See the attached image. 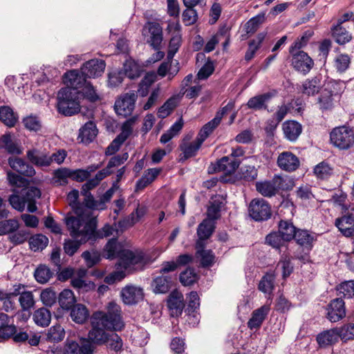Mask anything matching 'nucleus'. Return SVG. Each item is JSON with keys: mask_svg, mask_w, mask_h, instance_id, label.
Instances as JSON below:
<instances>
[{"mask_svg": "<svg viewBox=\"0 0 354 354\" xmlns=\"http://www.w3.org/2000/svg\"><path fill=\"white\" fill-rule=\"evenodd\" d=\"M91 329L88 337L95 344L102 345L109 339L105 330H121L124 324L120 306L114 301L108 304L107 311H95L91 316Z\"/></svg>", "mask_w": 354, "mask_h": 354, "instance_id": "1", "label": "nucleus"}, {"mask_svg": "<svg viewBox=\"0 0 354 354\" xmlns=\"http://www.w3.org/2000/svg\"><path fill=\"white\" fill-rule=\"evenodd\" d=\"M76 216L68 217L66 224L71 236L82 243H93L94 230L97 228V218L90 214L89 210L76 211Z\"/></svg>", "mask_w": 354, "mask_h": 354, "instance_id": "2", "label": "nucleus"}, {"mask_svg": "<svg viewBox=\"0 0 354 354\" xmlns=\"http://www.w3.org/2000/svg\"><path fill=\"white\" fill-rule=\"evenodd\" d=\"M80 93L71 86L61 88L57 93V111L65 116H71L80 111Z\"/></svg>", "mask_w": 354, "mask_h": 354, "instance_id": "3", "label": "nucleus"}, {"mask_svg": "<svg viewBox=\"0 0 354 354\" xmlns=\"http://www.w3.org/2000/svg\"><path fill=\"white\" fill-rule=\"evenodd\" d=\"M63 82L66 86L76 88V91L82 88L84 97L91 102H96L100 100L93 86L90 82H87L82 77L78 71L72 70L64 73Z\"/></svg>", "mask_w": 354, "mask_h": 354, "instance_id": "4", "label": "nucleus"}, {"mask_svg": "<svg viewBox=\"0 0 354 354\" xmlns=\"http://www.w3.org/2000/svg\"><path fill=\"white\" fill-rule=\"evenodd\" d=\"M142 35L146 43L154 50L160 49L163 41V32L162 27L158 22H146L142 29Z\"/></svg>", "mask_w": 354, "mask_h": 354, "instance_id": "5", "label": "nucleus"}, {"mask_svg": "<svg viewBox=\"0 0 354 354\" xmlns=\"http://www.w3.org/2000/svg\"><path fill=\"white\" fill-rule=\"evenodd\" d=\"M330 138L331 143L340 149H348L354 145V132L345 126L333 129Z\"/></svg>", "mask_w": 354, "mask_h": 354, "instance_id": "6", "label": "nucleus"}, {"mask_svg": "<svg viewBox=\"0 0 354 354\" xmlns=\"http://www.w3.org/2000/svg\"><path fill=\"white\" fill-rule=\"evenodd\" d=\"M250 217L256 221H263L271 216V207L269 203L263 198H254L248 207Z\"/></svg>", "mask_w": 354, "mask_h": 354, "instance_id": "7", "label": "nucleus"}, {"mask_svg": "<svg viewBox=\"0 0 354 354\" xmlns=\"http://www.w3.org/2000/svg\"><path fill=\"white\" fill-rule=\"evenodd\" d=\"M136 99L137 95L134 92L120 96L114 104L115 113L124 118L130 115L134 110Z\"/></svg>", "mask_w": 354, "mask_h": 354, "instance_id": "8", "label": "nucleus"}, {"mask_svg": "<svg viewBox=\"0 0 354 354\" xmlns=\"http://www.w3.org/2000/svg\"><path fill=\"white\" fill-rule=\"evenodd\" d=\"M291 64L297 72L306 75L314 66L313 59L304 51L290 53Z\"/></svg>", "mask_w": 354, "mask_h": 354, "instance_id": "9", "label": "nucleus"}, {"mask_svg": "<svg viewBox=\"0 0 354 354\" xmlns=\"http://www.w3.org/2000/svg\"><path fill=\"white\" fill-rule=\"evenodd\" d=\"M241 161L230 156H223L215 163H212L208 167V173L222 171L225 174L234 173L240 165Z\"/></svg>", "mask_w": 354, "mask_h": 354, "instance_id": "10", "label": "nucleus"}, {"mask_svg": "<svg viewBox=\"0 0 354 354\" xmlns=\"http://www.w3.org/2000/svg\"><path fill=\"white\" fill-rule=\"evenodd\" d=\"M118 265L124 269H131L142 263L143 255L141 252L130 250H122L119 253Z\"/></svg>", "mask_w": 354, "mask_h": 354, "instance_id": "11", "label": "nucleus"}, {"mask_svg": "<svg viewBox=\"0 0 354 354\" xmlns=\"http://www.w3.org/2000/svg\"><path fill=\"white\" fill-rule=\"evenodd\" d=\"M105 66V62L102 59H91L82 66L80 75L84 79L99 77L103 73Z\"/></svg>", "mask_w": 354, "mask_h": 354, "instance_id": "12", "label": "nucleus"}, {"mask_svg": "<svg viewBox=\"0 0 354 354\" xmlns=\"http://www.w3.org/2000/svg\"><path fill=\"white\" fill-rule=\"evenodd\" d=\"M193 79L192 74H189L185 77L181 83L179 96L185 95L188 99H194L199 95L202 90V86L199 84L196 79L194 80V85H191Z\"/></svg>", "mask_w": 354, "mask_h": 354, "instance_id": "13", "label": "nucleus"}, {"mask_svg": "<svg viewBox=\"0 0 354 354\" xmlns=\"http://www.w3.org/2000/svg\"><path fill=\"white\" fill-rule=\"evenodd\" d=\"M121 297L125 304H136L144 298L143 289L133 285L126 286L121 290Z\"/></svg>", "mask_w": 354, "mask_h": 354, "instance_id": "14", "label": "nucleus"}, {"mask_svg": "<svg viewBox=\"0 0 354 354\" xmlns=\"http://www.w3.org/2000/svg\"><path fill=\"white\" fill-rule=\"evenodd\" d=\"M277 94L276 90H272L262 94L254 95L249 99L247 106L252 110H266L268 102Z\"/></svg>", "mask_w": 354, "mask_h": 354, "instance_id": "15", "label": "nucleus"}, {"mask_svg": "<svg viewBox=\"0 0 354 354\" xmlns=\"http://www.w3.org/2000/svg\"><path fill=\"white\" fill-rule=\"evenodd\" d=\"M344 301L337 298L332 300L328 305L327 318L331 322H337L346 316Z\"/></svg>", "mask_w": 354, "mask_h": 354, "instance_id": "16", "label": "nucleus"}, {"mask_svg": "<svg viewBox=\"0 0 354 354\" xmlns=\"http://www.w3.org/2000/svg\"><path fill=\"white\" fill-rule=\"evenodd\" d=\"M278 167L286 171H295L299 166V160L290 151H283L277 158Z\"/></svg>", "mask_w": 354, "mask_h": 354, "instance_id": "17", "label": "nucleus"}, {"mask_svg": "<svg viewBox=\"0 0 354 354\" xmlns=\"http://www.w3.org/2000/svg\"><path fill=\"white\" fill-rule=\"evenodd\" d=\"M323 85L320 75L306 79L299 87V91L304 95L314 96L317 94Z\"/></svg>", "mask_w": 354, "mask_h": 354, "instance_id": "18", "label": "nucleus"}, {"mask_svg": "<svg viewBox=\"0 0 354 354\" xmlns=\"http://www.w3.org/2000/svg\"><path fill=\"white\" fill-rule=\"evenodd\" d=\"M167 306L173 317L180 316L185 308L184 297L178 290L172 291L167 299Z\"/></svg>", "mask_w": 354, "mask_h": 354, "instance_id": "19", "label": "nucleus"}, {"mask_svg": "<svg viewBox=\"0 0 354 354\" xmlns=\"http://www.w3.org/2000/svg\"><path fill=\"white\" fill-rule=\"evenodd\" d=\"M188 305L187 311L188 312V321L190 324H196L199 322L198 315L196 310L200 306V298L196 291H192L187 296Z\"/></svg>", "mask_w": 354, "mask_h": 354, "instance_id": "20", "label": "nucleus"}, {"mask_svg": "<svg viewBox=\"0 0 354 354\" xmlns=\"http://www.w3.org/2000/svg\"><path fill=\"white\" fill-rule=\"evenodd\" d=\"M335 225L344 236H351L354 234V214L348 213L337 218Z\"/></svg>", "mask_w": 354, "mask_h": 354, "instance_id": "21", "label": "nucleus"}, {"mask_svg": "<svg viewBox=\"0 0 354 354\" xmlns=\"http://www.w3.org/2000/svg\"><path fill=\"white\" fill-rule=\"evenodd\" d=\"M284 137L290 142H295L302 132V126L295 120H287L282 124Z\"/></svg>", "mask_w": 354, "mask_h": 354, "instance_id": "22", "label": "nucleus"}, {"mask_svg": "<svg viewBox=\"0 0 354 354\" xmlns=\"http://www.w3.org/2000/svg\"><path fill=\"white\" fill-rule=\"evenodd\" d=\"M10 167L17 172L31 177L35 174V170L32 166L17 157H10L8 160Z\"/></svg>", "mask_w": 354, "mask_h": 354, "instance_id": "23", "label": "nucleus"}, {"mask_svg": "<svg viewBox=\"0 0 354 354\" xmlns=\"http://www.w3.org/2000/svg\"><path fill=\"white\" fill-rule=\"evenodd\" d=\"M98 133L96 124L93 121H88L79 130L78 139L84 144L92 142Z\"/></svg>", "mask_w": 354, "mask_h": 354, "instance_id": "24", "label": "nucleus"}, {"mask_svg": "<svg viewBox=\"0 0 354 354\" xmlns=\"http://www.w3.org/2000/svg\"><path fill=\"white\" fill-rule=\"evenodd\" d=\"M189 139L190 138L188 136L184 138L182 143L180 145V149L183 151V158L185 159L195 156L203 143L197 137L195 140L192 142H188Z\"/></svg>", "mask_w": 354, "mask_h": 354, "instance_id": "25", "label": "nucleus"}, {"mask_svg": "<svg viewBox=\"0 0 354 354\" xmlns=\"http://www.w3.org/2000/svg\"><path fill=\"white\" fill-rule=\"evenodd\" d=\"M26 156L29 161L37 167H48L51 164L50 154L37 149L28 150Z\"/></svg>", "mask_w": 354, "mask_h": 354, "instance_id": "26", "label": "nucleus"}, {"mask_svg": "<svg viewBox=\"0 0 354 354\" xmlns=\"http://www.w3.org/2000/svg\"><path fill=\"white\" fill-rule=\"evenodd\" d=\"M40 339L41 336L38 333L32 330H19V332L16 330V333L12 337V339L15 342L23 343L27 341L28 344L32 346L39 345Z\"/></svg>", "mask_w": 354, "mask_h": 354, "instance_id": "27", "label": "nucleus"}, {"mask_svg": "<svg viewBox=\"0 0 354 354\" xmlns=\"http://www.w3.org/2000/svg\"><path fill=\"white\" fill-rule=\"evenodd\" d=\"M161 169L151 168L145 171L142 176L136 182L135 192H140L150 185L160 174Z\"/></svg>", "mask_w": 354, "mask_h": 354, "instance_id": "28", "label": "nucleus"}, {"mask_svg": "<svg viewBox=\"0 0 354 354\" xmlns=\"http://www.w3.org/2000/svg\"><path fill=\"white\" fill-rule=\"evenodd\" d=\"M70 310L71 319L78 324H84L90 316L88 308L82 304L73 305Z\"/></svg>", "mask_w": 354, "mask_h": 354, "instance_id": "29", "label": "nucleus"}, {"mask_svg": "<svg viewBox=\"0 0 354 354\" xmlns=\"http://www.w3.org/2000/svg\"><path fill=\"white\" fill-rule=\"evenodd\" d=\"M270 311V307L264 305L253 311L251 318L248 322V326L250 329L259 328L265 320Z\"/></svg>", "mask_w": 354, "mask_h": 354, "instance_id": "30", "label": "nucleus"}, {"mask_svg": "<svg viewBox=\"0 0 354 354\" xmlns=\"http://www.w3.org/2000/svg\"><path fill=\"white\" fill-rule=\"evenodd\" d=\"M338 339L339 336L336 328L325 330L317 337V343L321 347H326L334 344L338 341Z\"/></svg>", "mask_w": 354, "mask_h": 354, "instance_id": "31", "label": "nucleus"}, {"mask_svg": "<svg viewBox=\"0 0 354 354\" xmlns=\"http://www.w3.org/2000/svg\"><path fill=\"white\" fill-rule=\"evenodd\" d=\"M332 37L339 45L348 43L352 39V35L342 25L337 24L331 28Z\"/></svg>", "mask_w": 354, "mask_h": 354, "instance_id": "32", "label": "nucleus"}, {"mask_svg": "<svg viewBox=\"0 0 354 354\" xmlns=\"http://www.w3.org/2000/svg\"><path fill=\"white\" fill-rule=\"evenodd\" d=\"M171 279L168 276L157 277L151 283L153 291L157 294H164L167 292L171 288Z\"/></svg>", "mask_w": 354, "mask_h": 354, "instance_id": "33", "label": "nucleus"}, {"mask_svg": "<svg viewBox=\"0 0 354 354\" xmlns=\"http://www.w3.org/2000/svg\"><path fill=\"white\" fill-rule=\"evenodd\" d=\"M32 319L36 325L41 327H46L50 323L51 313L46 308H40L33 313Z\"/></svg>", "mask_w": 354, "mask_h": 354, "instance_id": "34", "label": "nucleus"}, {"mask_svg": "<svg viewBox=\"0 0 354 354\" xmlns=\"http://www.w3.org/2000/svg\"><path fill=\"white\" fill-rule=\"evenodd\" d=\"M180 100V96L179 95H174L169 97L162 106H161L158 111V116L160 118H165L173 110L178 106Z\"/></svg>", "mask_w": 354, "mask_h": 354, "instance_id": "35", "label": "nucleus"}, {"mask_svg": "<svg viewBox=\"0 0 354 354\" xmlns=\"http://www.w3.org/2000/svg\"><path fill=\"white\" fill-rule=\"evenodd\" d=\"M293 239L298 245L307 250H310L313 247L314 237L307 230H297Z\"/></svg>", "mask_w": 354, "mask_h": 354, "instance_id": "36", "label": "nucleus"}, {"mask_svg": "<svg viewBox=\"0 0 354 354\" xmlns=\"http://www.w3.org/2000/svg\"><path fill=\"white\" fill-rule=\"evenodd\" d=\"M122 245L118 242L116 239H111L105 245L103 255L107 259H113L119 258V253L122 249Z\"/></svg>", "mask_w": 354, "mask_h": 354, "instance_id": "37", "label": "nucleus"}, {"mask_svg": "<svg viewBox=\"0 0 354 354\" xmlns=\"http://www.w3.org/2000/svg\"><path fill=\"white\" fill-rule=\"evenodd\" d=\"M183 120L182 117H180L171 126V127L165 133L161 136L160 142L162 144H166L170 141L174 137L180 133L183 127Z\"/></svg>", "mask_w": 354, "mask_h": 354, "instance_id": "38", "label": "nucleus"}, {"mask_svg": "<svg viewBox=\"0 0 354 354\" xmlns=\"http://www.w3.org/2000/svg\"><path fill=\"white\" fill-rule=\"evenodd\" d=\"M18 120V117L13 110L8 106H0V121L9 127H14Z\"/></svg>", "mask_w": 354, "mask_h": 354, "instance_id": "39", "label": "nucleus"}, {"mask_svg": "<svg viewBox=\"0 0 354 354\" xmlns=\"http://www.w3.org/2000/svg\"><path fill=\"white\" fill-rule=\"evenodd\" d=\"M272 179L277 193L279 190H290L295 185L293 178L288 176L275 175Z\"/></svg>", "mask_w": 354, "mask_h": 354, "instance_id": "40", "label": "nucleus"}, {"mask_svg": "<svg viewBox=\"0 0 354 354\" xmlns=\"http://www.w3.org/2000/svg\"><path fill=\"white\" fill-rule=\"evenodd\" d=\"M333 93L330 91H323L317 98L319 109L322 111H330L334 106Z\"/></svg>", "mask_w": 354, "mask_h": 354, "instance_id": "41", "label": "nucleus"}, {"mask_svg": "<svg viewBox=\"0 0 354 354\" xmlns=\"http://www.w3.org/2000/svg\"><path fill=\"white\" fill-rule=\"evenodd\" d=\"M84 274L85 271L81 270L79 272V277L73 278L71 281V286L80 292H88L95 288L94 283L82 279V277Z\"/></svg>", "mask_w": 354, "mask_h": 354, "instance_id": "42", "label": "nucleus"}, {"mask_svg": "<svg viewBox=\"0 0 354 354\" xmlns=\"http://www.w3.org/2000/svg\"><path fill=\"white\" fill-rule=\"evenodd\" d=\"M58 302L62 309L70 310L76 302L73 292L69 289L63 290L59 293Z\"/></svg>", "mask_w": 354, "mask_h": 354, "instance_id": "43", "label": "nucleus"}, {"mask_svg": "<svg viewBox=\"0 0 354 354\" xmlns=\"http://www.w3.org/2000/svg\"><path fill=\"white\" fill-rule=\"evenodd\" d=\"M297 228L292 223L288 221L281 220L279 223V232L283 236V239L287 242L293 239L297 232Z\"/></svg>", "mask_w": 354, "mask_h": 354, "instance_id": "44", "label": "nucleus"}, {"mask_svg": "<svg viewBox=\"0 0 354 354\" xmlns=\"http://www.w3.org/2000/svg\"><path fill=\"white\" fill-rule=\"evenodd\" d=\"M124 75H125L129 79H135L140 76L142 68L139 64L133 60H127L123 66Z\"/></svg>", "mask_w": 354, "mask_h": 354, "instance_id": "45", "label": "nucleus"}, {"mask_svg": "<svg viewBox=\"0 0 354 354\" xmlns=\"http://www.w3.org/2000/svg\"><path fill=\"white\" fill-rule=\"evenodd\" d=\"M65 337V330L64 328L56 324L51 326L46 333V340L53 343H57L64 339Z\"/></svg>", "mask_w": 354, "mask_h": 354, "instance_id": "46", "label": "nucleus"}, {"mask_svg": "<svg viewBox=\"0 0 354 354\" xmlns=\"http://www.w3.org/2000/svg\"><path fill=\"white\" fill-rule=\"evenodd\" d=\"M255 187L257 191L266 197H272L277 194L272 179L257 182Z\"/></svg>", "mask_w": 354, "mask_h": 354, "instance_id": "47", "label": "nucleus"}, {"mask_svg": "<svg viewBox=\"0 0 354 354\" xmlns=\"http://www.w3.org/2000/svg\"><path fill=\"white\" fill-rule=\"evenodd\" d=\"M214 230V221L204 219L197 228V235L200 239H209Z\"/></svg>", "mask_w": 354, "mask_h": 354, "instance_id": "48", "label": "nucleus"}, {"mask_svg": "<svg viewBox=\"0 0 354 354\" xmlns=\"http://www.w3.org/2000/svg\"><path fill=\"white\" fill-rule=\"evenodd\" d=\"M313 35V32L312 30H308L305 31L303 35L300 37H298L290 46L289 53L302 51L301 49L308 44Z\"/></svg>", "mask_w": 354, "mask_h": 354, "instance_id": "49", "label": "nucleus"}, {"mask_svg": "<svg viewBox=\"0 0 354 354\" xmlns=\"http://www.w3.org/2000/svg\"><path fill=\"white\" fill-rule=\"evenodd\" d=\"M131 337L136 345L143 346L148 342L149 333L145 329L136 327L132 330Z\"/></svg>", "mask_w": 354, "mask_h": 354, "instance_id": "50", "label": "nucleus"}, {"mask_svg": "<svg viewBox=\"0 0 354 354\" xmlns=\"http://www.w3.org/2000/svg\"><path fill=\"white\" fill-rule=\"evenodd\" d=\"M156 75L154 73H148L142 78L139 84L138 93L142 97L146 96L148 93L150 86L156 81Z\"/></svg>", "mask_w": 354, "mask_h": 354, "instance_id": "51", "label": "nucleus"}, {"mask_svg": "<svg viewBox=\"0 0 354 354\" xmlns=\"http://www.w3.org/2000/svg\"><path fill=\"white\" fill-rule=\"evenodd\" d=\"M217 118H213L206 123L199 131L197 138L203 142L213 133L215 129L220 124Z\"/></svg>", "mask_w": 354, "mask_h": 354, "instance_id": "52", "label": "nucleus"}, {"mask_svg": "<svg viewBox=\"0 0 354 354\" xmlns=\"http://www.w3.org/2000/svg\"><path fill=\"white\" fill-rule=\"evenodd\" d=\"M223 206V203L221 197H216L213 199L210 206L207 209V218L214 221L218 219L221 216V210Z\"/></svg>", "mask_w": 354, "mask_h": 354, "instance_id": "53", "label": "nucleus"}, {"mask_svg": "<svg viewBox=\"0 0 354 354\" xmlns=\"http://www.w3.org/2000/svg\"><path fill=\"white\" fill-rule=\"evenodd\" d=\"M277 268L281 269L282 277L286 279L292 272L294 267L291 262V258L287 254H283L277 264Z\"/></svg>", "mask_w": 354, "mask_h": 354, "instance_id": "54", "label": "nucleus"}, {"mask_svg": "<svg viewBox=\"0 0 354 354\" xmlns=\"http://www.w3.org/2000/svg\"><path fill=\"white\" fill-rule=\"evenodd\" d=\"M266 20V14L263 12L259 13L257 15L251 18L245 25V30L248 34L254 33L261 24Z\"/></svg>", "mask_w": 354, "mask_h": 354, "instance_id": "55", "label": "nucleus"}, {"mask_svg": "<svg viewBox=\"0 0 354 354\" xmlns=\"http://www.w3.org/2000/svg\"><path fill=\"white\" fill-rule=\"evenodd\" d=\"M53 275V272L45 265L39 266L34 273L36 281L40 283L48 282Z\"/></svg>", "mask_w": 354, "mask_h": 354, "instance_id": "56", "label": "nucleus"}, {"mask_svg": "<svg viewBox=\"0 0 354 354\" xmlns=\"http://www.w3.org/2000/svg\"><path fill=\"white\" fill-rule=\"evenodd\" d=\"M48 243V239L43 234H36L29 240L30 248L36 252L44 249Z\"/></svg>", "mask_w": 354, "mask_h": 354, "instance_id": "57", "label": "nucleus"}, {"mask_svg": "<svg viewBox=\"0 0 354 354\" xmlns=\"http://www.w3.org/2000/svg\"><path fill=\"white\" fill-rule=\"evenodd\" d=\"M182 43L181 34H172L171 37L169 42L167 59L171 60L175 54L178 52Z\"/></svg>", "mask_w": 354, "mask_h": 354, "instance_id": "58", "label": "nucleus"}, {"mask_svg": "<svg viewBox=\"0 0 354 354\" xmlns=\"http://www.w3.org/2000/svg\"><path fill=\"white\" fill-rule=\"evenodd\" d=\"M0 145L1 147L12 154H20L21 151L17 144L12 142L11 136L10 134H5L2 136L0 140Z\"/></svg>", "mask_w": 354, "mask_h": 354, "instance_id": "59", "label": "nucleus"}, {"mask_svg": "<svg viewBox=\"0 0 354 354\" xmlns=\"http://www.w3.org/2000/svg\"><path fill=\"white\" fill-rule=\"evenodd\" d=\"M274 276L272 274H265L259 283V290L265 294H271L274 289Z\"/></svg>", "mask_w": 354, "mask_h": 354, "instance_id": "60", "label": "nucleus"}, {"mask_svg": "<svg viewBox=\"0 0 354 354\" xmlns=\"http://www.w3.org/2000/svg\"><path fill=\"white\" fill-rule=\"evenodd\" d=\"M266 242L273 248L279 250L287 241L279 232H273L266 236Z\"/></svg>", "mask_w": 354, "mask_h": 354, "instance_id": "61", "label": "nucleus"}, {"mask_svg": "<svg viewBox=\"0 0 354 354\" xmlns=\"http://www.w3.org/2000/svg\"><path fill=\"white\" fill-rule=\"evenodd\" d=\"M350 64L351 57L347 54H339L334 59V66L339 73L345 72L349 68Z\"/></svg>", "mask_w": 354, "mask_h": 354, "instance_id": "62", "label": "nucleus"}, {"mask_svg": "<svg viewBox=\"0 0 354 354\" xmlns=\"http://www.w3.org/2000/svg\"><path fill=\"white\" fill-rule=\"evenodd\" d=\"M19 302L23 311H29L35 305L33 294L31 291H22Z\"/></svg>", "mask_w": 354, "mask_h": 354, "instance_id": "63", "label": "nucleus"}, {"mask_svg": "<svg viewBox=\"0 0 354 354\" xmlns=\"http://www.w3.org/2000/svg\"><path fill=\"white\" fill-rule=\"evenodd\" d=\"M339 338L346 342L354 339V324L348 323L339 328H336Z\"/></svg>", "mask_w": 354, "mask_h": 354, "instance_id": "64", "label": "nucleus"}]
</instances>
